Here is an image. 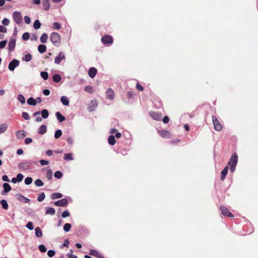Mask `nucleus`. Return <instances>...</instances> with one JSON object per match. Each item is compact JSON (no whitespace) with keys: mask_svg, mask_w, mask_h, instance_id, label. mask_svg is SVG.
Returning <instances> with one entry per match:
<instances>
[{"mask_svg":"<svg viewBox=\"0 0 258 258\" xmlns=\"http://www.w3.org/2000/svg\"><path fill=\"white\" fill-rule=\"evenodd\" d=\"M24 21L27 24H29L31 22V18L28 16L24 17Z\"/></svg>","mask_w":258,"mask_h":258,"instance_id":"nucleus-63","label":"nucleus"},{"mask_svg":"<svg viewBox=\"0 0 258 258\" xmlns=\"http://www.w3.org/2000/svg\"><path fill=\"white\" fill-rule=\"evenodd\" d=\"M98 105L97 102L96 100H93L91 101L88 107V110L89 112L94 111L97 108Z\"/></svg>","mask_w":258,"mask_h":258,"instance_id":"nucleus-13","label":"nucleus"},{"mask_svg":"<svg viewBox=\"0 0 258 258\" xmlns=\"http://www.w3.org/2000/svg\"><path fill=\"white\" fill-rule=\"evenodd\" d=\"M38 50L39 53H43L46 51V46L44 44H40L38 46Z\"/></svg>","mask_w":258,"mask_h":258,"instance_id":"nucleus-33","label":"nucleus"},{"mask_svg":"<svg viewBox=\"0 0 258 258\" xmlns=\"http://www.w3.org/2000/svg\"><path fill=\"white\" fill-rule=\"evenodd\" d=\"M40 114L41 115L42 117L44 119L47 118L49 116V112L48 110L46 109H42L40 112Z\"/></svg>","mask_w":258,"mask_h":258,"instance_id":"nucleus-29","label":"nucleus"},{"mask_svg":"<svg viewBox=\"0 0 258 258\" xmlns=\"http://www.w3.org/2000/svg\"><path fill=\"white\" fill-rule=\"evenodd\" d=\"M1 205H2V208L4 210H7L8 209L9 205L7 201L6 200L3 199Z\"/></svg>","mask_w":258,"mask_h":258,"instance_id":"nucleus-41","label":"nucleus"},{"mask_svg":"<svg viewBox=\"0 0 258 258\" xmlns=\"http://www.w3.org/2000/svg\"><path fill=\"white\" fill-rule=\"evenodd\" d=\"M84 90L89 93H92V87L90 86H86L84 87Z\"/></svg>","mask_w":258,"mask_h":258,"instance_id":"nucleus-58","label":"nucleus"},{"mask_svg":"<svg viewBox=\"0 0 258 258\" xmlns=\"http://www.w3.org/2000/svg\"><path fill=\"white\" fill-rule=\"evenodd\" d=\"M3 190L2 191V195H6L8 192L11 190L12 187L8 183H4L3 184Z\"/></svg>","mask_w":258,"mask_h":258,"instance_id":"nucleus-17","label":"nucleus"},{"mask_svg":"<svg viewBox=\"0 0 258 258\" xmlns=\"http://www.w3.org/2000/svg\"><path fill=\"white\" fill-rule=\"evenodd\" d=\"M55 116L59 122H62V121L66 120V117L63 115H62L60 112H56L55 113Z\"/></svg>","mask_w":258,"mask_h":258,"instance_id":"nucleus-24","label":"nucleus"},{"mask_svg":"<svg viewBox=\"0 0 258 258\" xmlns=\"http://www.w3.org/2000/svg\"><path fill=\"white\" fill-rule=\"evenodd\" d=\"M40 76L44 80H46L48 78V73L45 71H42L40 73Z\"/></svg>","mask_w":258,"mask_h":258,"instance_id":"nucleus-43","label":"nucleus"},{"mask_svg":"<svg viewBox=\"0 0 258 258\" xmlns=\"http://www.w3.org/2000/svg\"><path fill=\"white\" fill-rule=\"evenodd\" d=\"M41 24L38 20H35L33 23V27L35 30H37L41 27Z\"/></svg>","mask_w":258,"mask_h":258,"instance_id":"nucleus-37","label":"nucleus"},{"mask_svg":"<svg viewBox=\"0 0 258 258\" xmlns=\"http://www.w3.org/2000/svg\"><path fill=\"white\" fill-rule=\"evenodd\" d=\"M8 125L6 123L0 124V134L4 133L7 129Z\"/></svg>","mask_w":258,"mask_h":258,"instance_id":"nucleus-40","label":"nucleus"},{"mask_svg":"<svg viewBox=\"0 0 258 258\" xmlns=\"http://www.w3.org/2000/svg\"><path fill=\"white\" fill-rule=\"evenodd\" d=\"M37 161L33 160H24L18 165V167L20 170H26L30 169V166L33 164H35Z\"/></svg>","mask_w":258,"mask_h":258,"instance_id":"nucleus-2","label":"nucleus"},{"mask_svg":"<svg viewBox=\"0 0 258 258\" xmlns=\"http://www.w3.org/2000/svg\"><path fill=\"white\" fill-rule=\"evenodd\" d=\"M32 55L28 53L22 57V60L26 62H29L32 59Z\"/></svg>","mask_w":258,"mask_h":258,"instance_id":"nucleus-31","label":"nucleus"},{"mask_svg":"<svg viewBox=\"0 0 258 258\" xmlns=\"http://www.w3.org/2000/svg\"><path fill=\"white\" fill-rule=\"evenodd\" d=\"M60 101L64 106H68L70 103L69 98L65 96H61Z\"/></svg>","mask_w":258,"mask_h":258,"instance_id":"nucleus-25","label":"nucleus"},{"mask_svg":"<svg viewBox=\"0 0 258 258\" xmlns=\"http://www.w3.org/2000/svg\"><path fill=\"white\" fill-rule=\"evenodd\" d=\"M67 256L68 258H78L77 256L74 254H73L71 253H68L67 254Z\"/></svg>","mask_w":258,"mask_h":258,"instance_id":"nucleus-64","label":"nucleus"},{"mask_svg":"<svg viewBox=\"0 0 258 258\" xmlns=\"http://www.w3.org/2000/svg\"><path fill=\"white\" fill-rule=\"evenodd\" d=\"M68 200L67 198H63L54 202V205L58 207H64L67 206Z\"/></svg>","mask_w":258,"mask_h":258,"instance_id":"nucleus-8","label":"nucleus"},{"mask_svg":"<svg viewBox=\"0 0 258 258\" xmlns=\"http://www.w3.org/2000/svg\"><path fill=\"white\" fill-rule=\"evenodd\" d=\"M7 43V40H4L3 41H1L0 42V49H2L6 47Z\"/></svg>","mask_w":258,"mask_h":258,"instance_id":"nucleus-55","label":"nucleus"},{"mask_svg":"<svg viewBox=\"0 0 258 258\" xmlns=\"http://www.w3.org/2000/svg\"><path fill=\"white\" fill-rule=\"evenodd\" d=\"M48 39V35L47 34L44 33L42 34V35L40 37V41L42 43H45L47 42Z\"/></svg>","mask_w":258,"mask_h":258,"instance_id":"nucleus-35","label":"nucleus"},{"mask_svg":"<svg viewBox=\"0 0 258 258\" xmlns=\"http://www.w3.org/2000/svg\"><path fill=\"white\" fill-rule=\"evenodd\" d=\"M45 198V194L44 192H41L38 196V197L37 198V200L38 202H41L44 200Z\"/></svg>","mask_w":258,"mask_h":258,"instance_id":"nucleus-47","label":"nucleus"},{"mask_svg":"<svg viewBox=\"0 0 258 258\" xmlns=\"http://www.w3.org/2000/svg\"><path fill=\"white\" fill-rule=\"evenodd\" d=\"M65 59V54L63 52H59L58 54L55 57L54 59V63L58 64L60 61Z\"/></svg>","mask_w":258,"mask_h":258,"instance_id":"nucleus-10","label":"nucleus"},{"mask_svg":"<svg viewBox=\"0 0 258 258\" xmlns=\"http://www.w3.org/2000/svg\"><path fill=\"white\" fill-rule=\"evenodd\" d=\"M89 253L90 255L96 256L97 258H104V256L95 249H90Z\"/></svg>","mask_w":258,"mask_h":258,"instance_id":"nucleus-14","label":"nucleus"},{"mask_svg":"<svg viewBox=\"0 0 258 258\" xmlns=\"http://www.w3.org/2000/svg\"><path fill=\"white\" fill-rule=\"evenodd\" d=\"M47 132V126L45 124H42L39 127L37 133L39 135H44Z\"/></svg>","mask_w":258,"mask_h":258,"instance_id":"nucleus-22","label":"nucleus"},{"mask_svg":"<svg viewBox=\"0 0 258 258\" xmlns=\"http://www.w3.org/2000/svg\"><path fill=\"white\" fill-rule=\"evenodd\" d=\"M26 227L30 230H32L34 229L33 223L32 222L29 221L27 223Z\"/></svg>","mask_w":258,"mask_h":258,"instance_id":"nucleus-52","label":"nucleus"},{"mask_svg":"<svg viewBox=\"0 0 258 258\" xmlns=\"http://www.w3.org/2000/svg\"><path fill=\"white\" fill-rule=\"evenodd\" d=\"M28 104L32 106H35L37 104L36 100L32 97H29L27 101Z\"/></svg>","mask_w":258,"mask_h":258,"instance_id":"nucleus-27","label":"nucleus"},{"mask_svg":"<svg viewBox=\"0 0 258 258\" xmlns=\"http://www.w3.org/2000/svg\"><path fill=\"white\" fill-rule=\"evenodd\" d=\"M51 199H53V200L60 199L62 197V195L59 192H55V193H53L51 195Z\"/></svg>","mask_w":258,"mask_h":258,"instance_id":"nucleus-36","label":"nucleus"},{"mask_svg":"<svg viewBox=\"0 0 258 258\" xmlns=\"http://www.w3.org/2000/svg\"><path fill=\"white\" fill-rule=\"evenodd\" d=\"M52 80L55 83H59L61 81V77L58 74H55L52 76Z\"/></svg>","mask_w":258,"mask_h":258,"instance_id":"nucleus-26","label":"nucleus"},{"mask_svg":"<svg viewBox=\"0 0 258 258\" xmlns=\"http://www.w3.org/2000/svg\"><path fill=\"white\" fill-rule=\"evenodd\" d=\"M42 4L43 6V9L45 11H47L50 9V5L49 3V1H45L42 2Z\"/></svg>","mask_w":258,"mask_h":258,"instance_id":"nucleus-34","label":"nucleus"},{"mask_svg":"<svg viewBox=\"0 0 258 258\" xmlns=\"http://www.w3.org/2000/svg\"><path fill=\"white\" fill-rule=\"evenodd\" d=\"M97 73V69L94 67H91L88 71L89 76L91 78H94Z\"/></svg>","mask_w":258,"mask_h":258,"instance_id":"nucleus-20","label":"nucleus"},{"mask_svg":"<svg viewBox=\"0 0 258 258\" xmlns=\"http://www.w3.org/2000/svg\"><path fill=\"white\" fill-rule=\"evenodd\" d=\"M34 184L36 186L41 187L44 185V182L40 179H37L34 181Z\"/></svg>","mask_w":258,"mask_h":258,"instance_id":"nucleus-42","label":"nucleus"},{"mask_svg":"<svg viewBox=\"0 0 258 258\" xmlns=\"http://www.w3.org/2000/svg\"><path fill=\"white\" fill-rule=\"evenodd\" d=\"M220 210L221 211V213L226 216H228L229 217H233V214L229 211L227 208L224 206H220Z\"/></svg>","mask_w":258,"mask_h":258,"instance_id":"nucleus-11","label":"nucleus"},{"mask_svg":"<svg viewBox=\"0 0 258 258\" xmlns=\"http://www.w3.org/2000/svg\"><path fill=\"white\" fill-rule=\"evenodd\" d=\"M16 197L18 201L23 203H28L30 201L29 199L24 197L20 194H16Z\"/></svg>","mask_w":258,"mask_h":258,"instance_id":"nucleus-16","label":"nucleus"},{"mask_svg":"<svg viewBox=\"0 0 258 258\" xmlns=\"http://www.w3.org/2000/svg\"><path fill=\"white\" fill-rule=\"evenodd\" d=\"M33 141V140L31 138H27L24 140V143L26 145H28L32 143Z\"/></svg>","mask_w":258,"mask_h":258,"instance_id":"nucleus-62","label":"nucleus"},{"mask_svg":"<svg viewBox=\"0 0 258 258\" xmlns=\"http://www.w3.org/2000/svg\"><path fill=\"white\" fill-rule=\"evenodd\" d=\"M70 216V213L68 210H65L61 214V217L63 218H66Z\"/></svg>","mask_w":258,"mask_h":258,"instance_id":"nucleus-51","label":"nucleus"},{"mask_svg":"<svg viewBox=\"0 0 258 258\" xmlns=\"http://www.w3.org/2000/svg\"><path fill=\"white\" fill-rule=\"evenodd\" d=\"M55 210L54 208L50 207H46L45 214L53 215L55 214Z\"/></svg>","mask_w":258,"mask_h":258,"instance_id":"nucleus-23","label":"nucleus"},{"mask_svg":"<svg viewBox=\"0 0 258 258\" xmlns=\"http://www.w3.org/2000/svg\"><path fill=\"white\" fill-rule=\"evenodd\" d=\"M33 179L31 177H27L25 179V183L26 185H29L32 183Z\"/></svg>","mask_w":258,"mask_h":258,"instance_id":"nucleus-49","label":"nucleus"},{"mask_svg":"<svg viewBox=\"0 0 258 258\" xmlns=\"http://www.w3.org/2000/svg\"><path fill=\"white\" fill-rule=\"evenodd\" d=\"M35 234L37 237H41L42 236V232L39 227H37L35 229Z\"/></svg>","mask_w":258,"mask_h":258,"instance_id":"nucleus-32","label":"nucleus"},{"mask_svg":"<svg viewBox=\"0 0 258 258\" xmlns=\"http://www.w3.org/2000/svg\"><path fill=\"white\" fill-rule=\"evenodd\" d=\"M30 38V34L28 32H25L22 35V39L24 41L28 40Z\"/></svg>","mask_w":258,"mask_h":258,"instance_id":"nucleus-50","label":"nucleus"},{"mask_svg":"<svg viewBox=\"0 0 258 258\" xmlns=\"http://www.w3.org/2000/svg\"><path fill=\"white\" fill-rule=\"evenodd\" d=\"M16 178L17 180H18V182H20L21 181H22V180L24 178V175L22 173H18L17 175V176Z\"/></svg>","mask_w":258,"mask_h":258,"instance_id":"nucleus-54","label":"nucleus"},{"mask_svg":"<svg viewBox=\"0 0 258 258\" xmlns=\"http://www.w3.org/2000/svg\"><path fill=\"white\" fill-rule=\"evenodd\" d=\"M50 39L52 44L56 47L60 45V36L57 32H52L50 34Z\"/></svg>","mask_w":258,"mask_h":258,"instance_id":"nucleus-3","label":"nucleus"},{"mask_svg":"<svg viewBox=\"0 0 258 258\" xmlns=\"http://www.w3.org/2000/svg\"><path fill=\"white\" fill-rule=\"evenodd\" d=\"M17 99L22 104L25 103L26 100L24 96L22 94H19L18 95Z\"/></svg>","mask_w":258,"mask_h":258,"instance_id":"nucleus-39","label":"nucleus"},{"mask_svg":"<svg viewBox=\"0 0 258 258\" xmlns=\"http://www.w3.org/2000/svg\"><path fill=\"white\" fill-rule=\"evenodd\" d=\"M63 159L67 161L73 160V154L72 153H66L64 154Z\"/></svg>","mask_w":258,"mask_h":258,"instance_id":"nucleus-30","label":"nucleus"},{"mask_svg":"<svg viewBox=\"0 0 258 258\" xmlns=\"http://www.w3.org/2000/svg\"><path fill=\"white\" fill-rule=\"evenodd\" d=\"M16 43V39L15 38L12 37L9 40L8 43V50L10 51H12L14 49Z\"/></svg>","mask_w":258,"mask_h":258,"instance_id":"nucleus-12","label":"nucleus"},{"mask_svg":"<svg viewBox=\"0 0 258 258\" xmlns=\"http://www.w3.org/2000/svg\"><path fill=\"white\" fill-rule=\"evenodd\" d=\"M2 23L4 26H8L10 23V21L8 18H4L2 20Z\"/></svg>","mask_w":258,"mask_h":258,"instance_id":"nucleus-61","label":"nucleus"},{"mask_svg":"<svg viewBox=\"0 0 258 258\" xmlns=\"http://www.w3.org/2000/svg\"><path fill=\"white\" fill-rule=\"evenodd\" d=\"M22 116L25 120H28L30 119L29 114L26 112H23L22 113Z\"/></svg>","mask_w":258,"mask_h":258,"instance_id":"nucleus-56","label":"nucleus"},{"mask_svg":"<svg viewBox=\"0 0 258 258\" xmlns=\"http://www.w3.org/2000/svg\"><path fill=\"white\" fill-rule=\"evenodd\" d=\"M212 121L214 129L217 131H220L222 129V125L215 116H212Z\"/></svg>","mask_w":258,"mask_h":258,"instance_id":"nucleus-4","label":"nucleus"},{"mask_svg":"<svg viewBox=\"0 0 258 258\" xmlns=\"http://www.w3.org/2000/svg\"><path fill=\"white\" fill-rule=\"evenodd\" d=\"M158 133L159 134V135L162 138L170 137V133L169 131L167 130H159L158 131Z\"/></svg>","mask_w":258,"mask_h":258,"instance_id":"nucleus-18","label":"nucleus"},{"mask_svg":"<svg viewBox=\"0 0 258 258\" xmlns=\"http://www.w3.org/2000/svg\"><path fill=\"white\" fill-rule=\"evenodd\" d=\"M69 244H70V241L69 240V239H64L63 243L62 246H61V247H68Z\"/></svg>","mask_w":258,"mask_h":258,"instance_id":"nucleus-59","label":"nucleus"},{"mask_svg":"<svg viewBox=\"0 0 258 258\" xmlns=\"http://www.w3.org/2000/svg\"><path fill=\"white\" fill-rule=\"evenodd\" d=\"M238 163V155L236 153H234L231 156L228 165L230 166V171L233 173L236 169V166Z\"/></svg>","mask_w":258,"mask_h":258,"instance_id":"nucleus-1","label":"nucleus"},{"mask_svg":"<svg viewBox=\"0 0 258 258\" xmlns=\"http://www.w3.org/2000/svg\"><path fill=\"white\" fill-rule=\"evenodd\" d=\"M62 135V131L61 130L57 129L55 131L54 133V138L55 139H58Z\"/></svg>","mask_w":258,"mask_h":258,"instance_id":"nucleus-44","label":"nucleus"},{"mask_svg":"<svg viewBox=\"0 0 258 258\" xmlns=\"http://www.w3.org/2000/svg\"><path fill=\"white\" fill-rule=\"evenodd\" d=\"M55 254V251L54 250L50 249L47 251V255L48 256L52 257Z\"/></svg>","mask_w":258,"mask_h":258,"instance_id":"nucleus-57","label":"nucleus"},{"mask_svg":"<svg viewBox=\"0 0 258 258\" xmlns=\"http://www.w3.org/2000/svg\"><path fill=\"white\" fill-rule=\"evenodd\" d=\"M63 174L60 171H56L54 174V176L57 179H60L62 177Z\"/></svg>","mask_w":258,"mask_h":258,"instance_id":"nucleus-46","label":"nucleus"},{"mask_svg":"<svg viewBox=\"0 0 258 258\" xmlns=\"http://www.w3.org/2000/svg\"><path fill=\"white\" fill-rule=\"evenodd\" d=\"M228 169H229L228 166H226L224 168V169L222 170V171L221 172V178H220L221 180L223 181L225 179V178L227 174V173L228 171Z\"/></svg>","mask_w":258,"mask_h":258,"instance_id":"nucleus-21","label":"nucleus"},{"mask_svg":"<svg viewBox=\"0 0 258 258\" xmlns=\"http://www.w3.org/2000/svg\"><path fill=\"white\" fill-rule=\"evenodd\" d=\"M20 61L17 59L14 58L9 64L8 68L11 71H13L16 68L19 66Z\"/></svg>","mask_w":258,"mask_h":258,"instance_id":"nucleus-7","label":"nucleus"},{"mask_svg":"<svg viewBox=\"0 0 258 258\" xmlns=\"http://www.w3.org/2000/svg\"><path fill=\"white\" fill-rule=\"evenodd\" d=\"M106 95L107 99L112 100L114 97V93L112 89L108 88L106 91Z\"/></svg>","mask_w":258,"mask_h":258,"instance_id":"nucleus-19","label":"nucleus"},{"mask_svg":"<svg viewBox=\"0 0 258 258\" xmlns=\"http://www.w3.org/2000/svg\"><path fill=\"white\" fill-rule=\"evenodd\" d=\"M52 28L54 30H59L61 28V25L58 22H54L52 24Z\"/></svg>","mask_w":258,"mask_h":258,"instance_id":"nucleus-45","label":"nucleus"},{"mask_svg":"<svg viewBox=\"0 0 258 258\" xmlns=\"http://www.w3.org/2000/svg\"><path fill=\"white\" fill-rule=\"evenodd\" d=\"M38 249L41 252H45L47 251L46 246L43 244H40L38 246Z\"/></svg>","mask_w":258,"mask_h":258,"instance_id":"nucleus-48","label":"nucleus"},{"mask_svg":"<svg viewBox=\"0 0 258 258\" xmlns=\"http://www.w3.org/2000/svg\"><path fill=\"white\" fill-rule=\"evenodd\" d=\"M101 41L104 44L108 45L112 44L113 40L111 36L105 35L101 38Z\"/></svg>","mask_w":258,"mask_h":258,"instance_id":"nucleus-6","label":"nucleus"},{"mask_svg":"<svg viewBox=\"0 0 258 258\" xmlns=\"http://www.w3.org/2000/svg\"><path fill=\"white\" fill-rule=\"evenodd\" d=\"M108 142L110 145H114L116 143L115 136L112 135H110L108 138Z\"/></svg>","mask_w":258,"mask_h":258,"instance_id":"nucleus-28","label":"nucleus"},{"mask_svg":"<svg viewBox=\"0 0 258 258\" xmlns=\"http://www.w3.org/2000/svg\"><path fill=\"white\" fill-rule=\"evenodd\" d=\"M149 115L153 119L156 120H161L162 118V114L157 112L151 111L149 112Z\"/></svg>","mask_w":258,"mask_h":258,"instance_id":"nucleus-9","label":"nucleus"},{"mask_svg":"<svg viewBox=\"0 0 258 258\" xmlns=\"http://www.w3.org/2000/svg\"><path fill=\"white\" fill-rule=\"evenodd\" d=\"M39 162L41 164V165H42V166L47 165H48L49 164V161H48L46 160H44V159H41L39 161Z\"/></svg>","mask_w":258,"mask_h":258,"instance_id":"nucleus-60","label":"nucleus"},{"mask_svg":"<svg viewBox=\"0 0 258 258\" xmlns=\"http://www.w3.org/2000/svg\"><path fill=\"white\" fill-rule=\"evenodd\" d=\"M72 225L70 223H67L63 225V229L64 232H68L70 231Z\"/></svg>","mask_w":258,"mask_h":258,"instance_id":"nucleus-38","label":"nucleus"},{"mask_svg":"<svg viewBox=\"0 0 258 258\" xmlns=\"http://www.w3.org/2000/svg\"><path fill=\"white\" fill-rule=\"evenodd\" d=\"M13 17L14 21L17 24H20L22 23V17L20 12L15 11L13 14Z\"/></svg>","mask_w":258,"mask_h":258,"instance_id":"nucleus-5","label":"nucleus"},{"mask_svg":"<svg viewBox=\"0 0 258 258\" xmlns=\"http://www.w3.org/2000/svg\"><path fill=\"white\" fill-rule=\"evenodd\" d=\"M27 135L26 132L24 130H19L16 132V136L18 140H21L24 138Z\"/></svg>","mask_w":258,"mask_h":258,"instance_id":"nucleus-15","label":"nucleus"},{"mask_svg":"<svg viewBox=\"0 0 258 258\" xmlns=\"http://www.w3.org/2000/svg\"><path fill=\"white\" fill-rule=\"evenodd\" d=\"M46 177L48 180L51 179L52 177V172L51 170H48L46 172Z\"/></svg>","mask_w":258,"mask_h":258,"instance_id":"nucleus-53","label":"nucleus"}]
</instances>
